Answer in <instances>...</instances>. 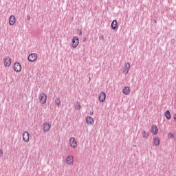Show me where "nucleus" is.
<instances>
[{"instance_id":"2eb2a0df","label":"nucleus","mask_w":176,"mask_h":176,"mask_svg":"<svg viewBox=\"0 0 176 176\" xmlns=\"http://www.w3.org/2000/svg\"><path fill=\"white\" fill-rule=\"evenodd\" d=\"M130 63H126L125 65V68L123 70V72L125 74V75H127L129 74V72L130 71Z\"/></svg>"},{"instance_id":"7ed1b4c3","label":"nucleus","mask_w":176,"mask_h":176,"mask_svg":"<svg viewBox=\"0 0 176 176\" xmlns=\"http://www.w3.org/2000/svg\"><path fill=\"white\" fill-rule=\"evenodd\" d=\"M4 67L9 68L12 65V58L10 57H6L3 60Z\"/></svg>"},{"instance_id":"1a4fd4ad","label":"nucleus","mask_w":176,"mask_h":176,"mask_svg":"<svg viewBox=\"0 0 176 176\" xmlns=\"http://www.w3.org/2000/svg\"><path fill=\"white\" fill-rule=\"evenodd\" d=\"M23 140L25 142H30V133L25 131L23 134Z\"/></svg>"},{"instance_id":"a211bd4d","label":"nucleus","mask_w":176,"mask_h":176,"mask_svg":"<svg viewBox=\"0 0 176 176\" xmlns=\"http://www.w3.org/2000/svg\"><path fill=\"white\" fill-rule=\"evenodd\" d=\"M165 116L166 119H168V120L171 119V113H170V111L168 110L165 112Z\"/></svg>"},{"instance_id":"f03ea898","label":"nucleus","mask_w":176,"mask_h":176,"mask_svg":"<svg viewBox=\"0 0 176 176\" xmlns=\"http://www.w3.org/2000/svg\"><path fill=\"white\" fill-rule=\"evenodd\" d=\"M39 100L40 103H41L43 105V104H46V101L47 100V95L45 93H42L39 96Z\"/></svg>"},{"instance_id":"6e6552de","label":"nucleus","mask_w":176,"mask_h":176,"mask_svg":"<svg viewBox=\"0 0 176 176\" xmlns=\"http://www.w3.org/2000/svg\"><path fill=\"white\" fill-rule=\"evenodd\" d=\"M106 98H107V94H105V92H104V91L100 92L99 94L100 102H104V101H105Z\"/></svg>"},{"instance_id":"412c9836","label":"nucleus","mask_w":176,"mask_h":176,"mask_svg":"<svg viewBox=\"0 0 176 176\" xmlns=\"http://www.w3.org/2000/svg\"><path fill=\"white\" fill-rule=\"evenodd\" d=\"M142 135L144 138H146V139L148 138V134H146V131H144L142 132Z\"/></svg>"},{"instance_id":"423d86ee","label":"nucleus","mask_w":176,"mask_h":176,"mask_svg":"<svg viewBox=\"0 0 176 176\" xmlns=\"http://www.w3.org/2000/svg\"><path fill=\"white\" fill-rule=\"evenodd\" d=\"M14 71L15 72H21V64L20 63L16 62L14 64Z\"/></svg>"},{"instance_id":"39448f33","label":"nucleus","mask_w":176,"mask_h":176,"mask_svg":"<svg viewBox=\"0 0 176 176\" xmlns=\"http://www.w3.org/2000/svg\"><path fill=\"white\" fill-rule=\"evenodd\" d=\"M51 128L52 125L47 122L43 124V131H44V133H47Z\"/></svg>"},{"instance_id":"9b49d317","label":"nucleus","mask_w":176,"mask_h":176,"mask_svg":"<svg viewBox=\"0 0 176 176\" xmlns=\"http://www.w3.org/2000/svg\"><path fill=\"white\" fill-rule=\"evenodd\" d=\"M122 93L123 94H124V96H129V94L131 93V91L130 90V87L129 86L124 87L122 89Z\"/></svg>"},{"instance_id":"f257e3e1","label":"nucleus","mask_w":176,"mask_h":176,"mask_svg":"<svg viewBox=\"0 0 176 176\" xmlns=\"http://www.w3.org/2000/svg\"><path fill=\"white\" fill-rule=\"evenodd\" d=\"M69 146H71L73 148H75L78 146V142L76 141V139L74 137H72L69 138Z\"/></svg>"},{"instance_id":"20e7f679","label":"nucleus","mask_w":176,"mask_h":176,"mask_svg":"<svg viewBox=\"0 0 176 176\" xmlns=\"http://www.w3.org/2000/svg\"><path fill=\"white\" fill-rule=\"evenodd\" d=\"M79 45V37L74 36L72 38V48L76 49V47H78V45Z\"/></svg>"},{"instance_id":"4be33fe9","label":"nucleus","mask_w":176,"mask_h":176,"mask_svg":"<svg viewBox=\"0 0 176 176\" xmlns=\"http://www.w3.org/2000/svg\"><path fill=\"white\" fill-rule=\"evenodd\" d=\"M168 138L170 140L173 139V138H174V134H173L172 133H169L168 134Z\"/></svg>"},{"instance_id":"aec40b11","label":"nucleus","mask_w":176,"mask_h":176,"mask_svg":"<svg viewBox=\"0 0 176 176\" xmlns=\"http://www.w3.org/2000/svg\"><path fill=\"white\" fill-rule=\"evenodd\" d=\"M55 104H56L58 107H60V105H61V101H60V98H56L55 100Z\"/></svg>"},{"instance_id":"393cba45","label":"nucleus","mask_w":176,"mask_h":176,"mask_svg":"<svg viewBox=\"0 0 176 176\" xmlns=\"http://www.w3.org/2000/svg\"><path fill=\"white\" fill-rule=\"evenodd\" d=\"M93 113H94L93 112H92V113H91V116H93Z\"/></svg>"},{"instance_id":"b1692460","label":"nucleus","mask_w":176,"mask_h":176,"mask_svg":"<svg viewBox=\"0 0 176 176\" xmlns=\"http://www.w3.org/2000/svg\"><path fill=\"white\" fill-rule=\"evenodd\" d=\"M1 155H3V153L2 151H1Z\"/></svg>"},{"instance_id":"f8f14e48","label":"nucleus","mask_w":176,"mask_h":176,"mask_svg":"<svg viewBox=\"0 0 176 176\" xmlns=\"http://www.w3.org/2000/svg\"><path fill=\"white\" fill-rule=\"evenodd\" d=\"M10 25H14L16 24V16L14 15H11L9 19Z\"/></svg>"},{"instance_id":"9d476101","label":"nucleus","mask_w":176,"mask_h":176,"mask_svg":"<svg viewBox=\"0 0 176 176\" xmlns=\"http://www.w3.org/2000/svg\"><path fill=\"white\" fill-rule=\"evenodd\" d=\"M66 163H67L69 166L71 164H74V156L69 155L66 157Z\"/></svg>"},{"instance_id":"6ab92c4d","label":"nucleus","mask_w":176,"mask_h":176,"mask_svg":"<svg viewBox=\"0 0 176 176\" xmlns=\"http://www.w3.org/2000/svg\"><path fill=\"white\" fill-rule=\"evenodd\" d=\"M80 103H79L78 102H77L75 104V109H77V111H80Z\"/></svg>"},{"instance_id":"5701e85b","label":"nucleus","mask_w":176,"mask_h":176,"mask_svg":"<svg viewBox=\"0 0 176 176\" xmlns=\"http://www.w3.org/2000/svg\"><path fill=\"white\" fill-rule=\"evenodd\" d=\"M77 32L80 36H82V30H78Z\"/></svg>"},{"instance_id":"f3484780","label":"nucleus","mask_w":176,"mask_h":176,"mask_svg":"<svg viewBox=\"0 0 176 176\" xmlns=\"http://www.w3.org/2000/svg\"><path fill=\"white\" fill-rule=\"evenodd\" d=\"M112 30H118V21L113 20L111 23Z\"/></svg>"},{"instance_id":"0eeeda50","label":"nucleus","mask_w":176,"mask_h":176,"mask_svg":"<svg viewBox=\"0 0 176 176\" xmlns=\"http://www.w3.org/2000/svg\"><path fill=\"white\" fill-rule=\"evenodd\" d=\"M36 58H38V55L36 54H32L28 56V60L30 63H34V61H36Z\"/></svg>"},{"instance_id":"4468645a","label":"nucleus","mask_w":176,"mask_h":176,"mask_svg":"<svg viewBox=\"0 0 176 176\" xmlns=\"http://www.w3.org/2000/svg\"><path fill=\"white\" fill-rule=\"evenodd\" d=\"M151 133L154 135H156L157 134V133H159V129H157V126L152 125V126H151Z\"/></svg>"},{"instance_id":"dca6fc26","label":"nucleus","mask_w":176,"mask_h":176,"mask_svg":"<svg viewBox=\"0 0 176 176\" xmlns=\"http://www.w3.org/2000/svg\"><path fill=\"white\" fill-rule=\"evenodd\" d=\"M153 144L155 146H159V145H160V138H159V137L153 138Z\"/></svg>"},{"instance_id":"ddd939ff","label":"nucleus","mask_w":176,"mask_h":176,"mask_svg":"<svg viewBox=\"0 0 176 176\" xmlns=\"http://www.w3.org/2000/svg\"><path fill=\"white\" fill-rule=\"evenodd\" d=\"M86 122L90 126H93V124H94V119L91 116H88L86 118Z\"/></svg>"}]
</instances>
